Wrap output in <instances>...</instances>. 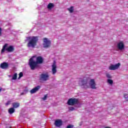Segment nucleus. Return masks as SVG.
<instances>
[{
  "mask_svg": "<svg viewBox=\"0 0 128 128\" xmlns=\"http://www.w3.org/2000/svg\"><path fill=\"white\" fill-rule=\"evenodd\" d=\"M42 62H44V59L42 56H38L36 58V62L32 58L29 60V66L32 70H34L38 66V64H42Z\"/></svg>",
  "mask_w": 128,
  "mask_h": 128,
  "instance_id": "1",
  "label": "nucleus"
},
{
  "mask_svg": "<svg viewBox=\"0 0 128 128\" xmlns=\"http://www.w3.org/2000/svg\"><path fill=\"white\" fill-rule=\"evenodd\" d=\"M28 40H29L27 44L28 48H34L36 46L38 42V37L33 36L32 37H27Z\"/></svg>",
  "mask_w": 128,
  "mask_h": 128,
  "instance_id": "2",
  "label": "nucleus"
},
{
  "mask_svg": "<svg viewBox=\"0 0 128 128\" xmlns=\"http://www.w3.org/2000/svg\"><path fill=\"white\" fill-rule=\"evenodd\" d=\"M8 44H4L1 50V54H3V52H4L6 50V52H14V46H10L8 48Z\"/></svg>",
  "mask_w": 128,
  "mask_h": 128,
  "instance_id": "3",
  "label": "nucleus"
},
{
  "mask_svg": "<svg viewBox=\"0 0 128 128\" xmlns=\"http://www.w3.org/2000/svg\"><path fill=\"white\" fill-rule=\"evenodd\" d=\"M79 102L78 99L76 98H70L68 100L67 104L68 106H74V104H78Z\"/></svg>",
  "mask_w": 128,
  "mask_h": 128,
  "instance_id": "4",
  "label": "nucleus"
},
{
  "mask_svg": "<svg viewBox=\"0 0 128 128\" xmlns=\"http://www.w3.org/2000/svg\"><path fill=\"white\" fill-rule=\"evenodd\" d=\"M44 40V48H48L50 46V44L52 42H50V40H48V38H44L43 39Z\"/></svg>",
  "mask_w": 128,
  "mask_h": 128,
  "instance_id": "5",
  "label": "nucleus"
},
{
  "mask_svg": "<svg viewBox=\"0 0 128 128\" xmlns=\"http://www.w3.org/2000/svg\"><path fill=\"white\" fill-rule=\"evenodd\" d=\"M48 78H49L48 74H40L39 80L40 82H46V80H48Z\"/></svg>",
  "mask_w": 128,
  "mask_h": 128,
  "instance_id": "6",
  "label": "nucleus"
},
{
  "mask_svg": "<svg viewBox=\"0 0 128 128\" xmlns=\"http://www.w3.org/2000/svg\"><path fill=\"white\" fill-rule=\"evenodd\" d=\"M120 66V63H118L115 65L112 64L109 66V70H118Z\"/></svg>",
  "mask_w": 128,
  "mask_h": 128,
  "instance_id": "7",
  "label": "nucleus"
},
{
  "mask_svg": "<svg viewBox=\"0 0 128 128\" xmlns=\"http://www.w3.org/2000/svg\"><path fill=\"white\" fill-rule=\"evenodd\" d=\"M90 86L92 90H96V82L94 79H91L90 82Z\"/></svg>",
  "mask_w": 128,
  "mask_h": 128,
  "instance_id": "8",
  "label": "nucleus"
},
{
  "mask_svg": "<svg viewBox=\"0 0 128 128\" xmlns=\"http://www.w3.org/2000/svg\"><path fill=\"white\" fill-rule=\"evenodd\" d=\"M117 48L120 50H122L124 49V44L122 41H120L117 44Z\"/></svg>",
  "mask_w": 128,
  "mask_h": 128,
  "instance_id": "9",
  "label": "nucleus"
},
{
  "mask_svg": "<svg viewBox=\"0 0 128 128\" xmlns=\"http://www.w3.org/2000/svg\"><path fill=\"white\" fill-rule=\"evenodd\" d=\"M88 79L82 80L81 81L82 84L80 85V86H84V88H88Z\"/></svg>",
  "mask_w": 128,
  "mask_h": 128,
  "instance_id": "10",
  "label": "nucleus"
},
{
  "mask_svg": "<svg viewBox=\"0 0 128 128\" xmlns=\"http://www.w3.org/2000/svg\"><path fill=\"white\" fill-rule=\"evenodd\" d=\"M0 68H2V70H6L8 68V64L6 62H2L0 65Z\"/></svg>",
  "mask_w": 128,
  "mask_h": 128,
  "instance_id": "11",
  "label": "nucleus"
},
{
  "mask_svg": "<svg viewBox=\"0 0 128 128\" xmlns=\"http://www.w3.org/2000/svg\"><path fill=\"white\" fill-rule=\"evenodd\" d=\"M58 70H56V62H54L52 65V74H56Z\"/></svg>",
  "mask_w": 128,
  "mask_h": 128,
  "instance_id": "12",
  "label": "nucleus"
},
{
  "mask_svg": "<svg viewBox=\"0 0 128 128\" xmlns=\"http://www.w3.org/2000/svg\"><path fill=\"white\" fill-rule=\"evenodd\" d=\"M40 86H36V87L34 88H32V90H30V92L32 94H36V92H38V90H40Z\"/></svg>",
  "mask_w": 128,
  "mask_h": 128,
  "instance_id": "13",
  "label": "nucleus"
},
{
  "mask_svg": "<svg viewBox=\"0 0 128 128\" xmlns=\"http://www.w3.org/2000/svg\"><path fill=\"white\" fill-rule=\"evenodd\" d=\"M62 124V120H57L55 121V126L58 127L60 126Z\"/></svg>",
  "mask_w": 128,
  "mask_h": 128,
  "instance_id": "14",
  "label": "nucleus"
},
{
  "mask_svg": "<svg viewBox=\"0 0 128 128\" xmlns=\"http://www.w3.org/2000/svg\"><path fill=\"white\" fill-rule=\"evenodd\" d=\"M12 106L14 108H18L20 106V103L18 102H13L12 104Z\"/></svg>",
  "mask_w": 128,
  "mask_h": 128,
  "instance_id": "15",
  "label": "nucleus"
},
{
  "mask_svg": "<svg viewBox=\"0 0 128 128\" xmlns=\"http://www.w3.org/2000/svg\"><path fill=\"white\" fill-rule=\"evenodd\" d=\"M54 7V4L49 3L47 6V8H48V10H52Z\"/></svg>",
  "mask_w": 128,
  "mask_h": 128,
  "instance_id": "16",
  "label": "nucleus"
},
{
  "mask_svg": "<svg viewBox=\"0 0 128 128\" xmlns=\"http://www.w3.org/2000/svg\"><path fill=\"white\" fill-rule=\"evenodd\" d=\"M14 108H9L8 112L10 114H14Z\"/></svg>",
  "mask_w": 128,
  "mask_h": 128,
  "instance_id": "17",
  "label": "nucleus"
},
{
  "mask_svg": "<svg viewBox=\"0 0 128 128\" xmlns=\"http://www.w3.org/2000/svg\"><path fill=\"white\" fill-rule=\"evenodd\" d=\"M68 10L70 14L74 12V6H72L70 8H68Z\"/></svg>",
  "mask_w": 128,
  "mask_h": 128,
  "instance_id": "18",
  "label": "nucleus"
},
{
  "mask_svg": "<svg viewBox=\"0 0 128 128\" xmlns=\"http://www.w3.org/2000/svg\"><path fill=\"white\" fill-rule=\"evenodd\" d=\"M18 78V74L15 73L12 77V80H16Z\"/></svg>",
  "mask_w": 128,
  "mask_h": 128,
  "instance_id": "19",
  "label": "nucleus"
},
{
  "mask_svg": "<svg viewBox=\"0 0 128 128\" xmlns=\"http://www.w3.org/2000/svg\"><path fill=\"white\" fill-rule=\"evenodd\" d=\"M107 82L111 86L114 84V81L110 79H108Z\"/></svg>",
  "mask_w": 128,
  "mask_h": 128,
  "instance_id": "20",
  "label": "nucleus"
},
{
  "mask_svg": "<svg viewBox=\"0 0 128 128\" xmlns=\"http://www.w3.org/2000/svg\"><path fill=\"white\" fill-rule=\"evenodd\" d=\"M22 76H24V74L22 72H20L19 74V77L18 78V80H20V78H22Z\"/></svg>",
  "mask_w": 128,
  "mask_h": 128,
  "instance_id": "21",
  "label": "nucleus"
},
{
  "mask_svg": "<svg viewBox=\"0 0 128 128\" xmlns=\"http://www.w3.org/2000/svg\"><path fill=\"white\" fill-rule=\"evenodd\" d=\"M124 98L126 100H128V94H124Z\"/></svg>",
  "mask_w": 128,
  "mask_h": 128,
  "instance_id": "22",
  "label": "nucleus"
},
{
  "mask_svg": "<svg viewBox=\"0 0 128 128\" xmlns=\"http://www.w3.org/2000/svg\"><path fill=\"white\" fill-rule=\"evenodd\" d=\"M69 112H72V110H74V108L70 106L68 108Z\"/></svg>",
  "mask_w": 128,
  "mask_h": 128,
  "instance_id": "23",
  "label": "nucleus"
},
{
  "mask_svg": "<svg viewBox=\"0 0 128 128\" xmlns=\"http://www.w3.org/2000/svg\"><path fill=\"white\" fill-rule=\"evenodd\" d=\"M106 76L108 78H112V76H110V74H106Z\"/></svg>",
  "mask_w": 128,
  "mask_h": 128,
  "instance_id": "24",
  "label": "nucleus"
},
{
  "mask_svg": "<svg viewBox=\"0 0 128 128\" xmlns=\"http://www.w3.org/2000/svg\"><path fill=\"white\" fill-rule=\"evenodd\" d=\"M10 102H12L8 101L5 104V106H8L9 104H10Z\"/></svg>",
  "mask_w": 128,
  "mask_h": 128,
  "instance_id": "25",
  "label": "nucleus"
},
{
  "mask_svg": "<svg viewBox=\"0 0 128 128\" xmlns=\"http://www.w3.org/2000/svg\"><path fill=\"white\" fill-rule=\"evenodd\" d=\"M74 128V125L69 124L66 126V128Z\"/></svg>",
  "mask_w": 128,
  "mask_h": 128,
  "instance_id": "26",
  "label": "nucleus"
},
{
  "mask_svg": "<svg viewBox=\"0 0 128 128\" xmlns=\"http://www.w3.org/2000/svg\"><path fill=\"white\" fill-rule=\"evenodd\" d=\"M48 98V95H45L44 96V97L42 98V100H46V98Z\"/></svg>",
  "mask_w": 128,
  "mask_h": 128,
  "instance_id": "27",
  "label": "nucleus"
},
{
  "mask_svg": "<svg viewBox=\"0 0 128 128\" xmlns=\"http://www.w3.org/2000/svg\"><path fill=\"white\" fill-rule=\"evenodd\" d=\"M2 28L0 27V36H2Z\"/></svg>",
  "mask_w": 128,
  "mask_h": 128,
  "instance_id": "28",
  "label": "nucleus"
},
{
  "mask_svg": "<svg viewBox=\"0 0 128 128\" xmlns=\"http://www.w3.org/2000/svg\"><path fill=\"white\" fill-rule=\"evenodd\" d=\"M6 128H11L12 126H10V124H6Z\"/></svg>",
  "mask_w": 128,
  "mask_h": 128,
  "instance_id": "29",
  "label": "nucleus"
},
{
  "mask_svg": "<svg viewBox=\"0 0 128 128\" xmlns=\"http://www.w3.org/2000/svg\"><path fill=\"white\" fill-rule=\"evenodd\" d=\"M24 92H22L20 94V96H24Z\"/></svg>",
  "mask_w": 128,
  "mask_h": 128,
  "instance_id": "30",
  "label": "nucleus"
},
{
  "mask_svg": "<svg viewBox=\"0 0 128 128\" xmlns=\"http://www.w3.org/2000/svg\"><path fill=\"white\" fill-rule=\"evenodd\" d=\"M2 88H0V92H2Z\"/></svg>",
  "mask_w": 128,
  "mask_h": 128,
  "instance_id": "31",
  "label": "nucleus"
},
{
  "mask_svg": "<svg viewBox=\"0 0 128 128\" xmlns=\"http://www.w3.org/2000/svg\"><path fill=\"white\" fill-rule=\"evenodd\" d=\"M34 57H36V56H33V58H34Z\"/></svg>",
  "mask_w": 128,
  "mask_h": 128,
  "instance_id": "32",
  "label": "nucleus"
}]
</instances>
